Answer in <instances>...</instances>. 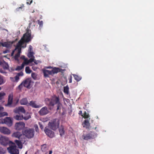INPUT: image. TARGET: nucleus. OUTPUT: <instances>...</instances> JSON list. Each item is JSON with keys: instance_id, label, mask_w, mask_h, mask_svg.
<instances>
[{"instance_id": "nucleus-29", "label": "nucleus", "mask_w": 154, "mask_h": 154, "mask_svg": "<svg viewBox=\"0 0 154 154\" xmlns=\"http://www.w3.org/2000/svg\"><path fill=\"white\" fill-rule=\"evenodd\" d=\"M86 128H89L90 126V123H89V120L86 119L85 120L84 122Z\"/></svg>"}, {"instance_id": "nucleus-19", "label": "nucleus", "mask_w": 154, "mask_h": 154, "mask_svg": "<svg viewBox=\"0 0 154 154\" xmlns=\"http://www.w3.org/2000/svg\"><path fill=\"white\" fill-rule=\"evenodd\" d=\"M44 76L45 77H49V75H52L51 70L44 69L43 70Z\"/></svg>"}, {"instance_id": "nucleus-12", "label": "nucleus", "mask_w": 154, "mask_h": 154, "mask_svg": "<svg viewBox=\"0 0 154 154\" xmlns=\"http://www.w3.org/2000/svg\"><path fill=\"white\" fill-rule=\"evenodd\" d=\"M44 131L46 134L49 137L53 138L54 137V132L49 129L45 128Z\"/></svg>"}, {"instance_id": "nucleus-21", "label": "nucleus", "mask_w": 154, "mask_h": 154, "mask_svg": "<svg viewBox=\"0 0 154 154\" xmlns=\"http://www.w3.org/2000/svg\"><path fill=\"white\" fill-rule=\"evenodd\" d=\"M59 131L60 136H62L65 133L64 126L62 125H61L59 129Z\"/></svg>"}, {"instance_id": "nucleus-62", "label": "nucleus", "mask_w": 154, "mask_h": 154, "mask_svg": "<svg viewBox=\"0 0 154 154\" xmlns=\"http://www.w3.org/2000/svg\"><path fill=\"white\" fill-rule=\"evenodd\" d=\"M34 63L35 64H37V63L35 61H34Z\"/></svg>"}, {"instance_id": "nucleus-52", "label": "nucleus", "mask_w": 154, "mask_h": 154, "mask_svg": "<svg viewBox=\"0 0 154 154\" xmlns=\"http://www.w3.org/2000/svg\"><path fill=\"white\" fill-rule=\"evenodd\" d=\"M17 75L19 76H23V73L22 72H21L18 73Z\"/></svg>"}, {"instance_id": "nucleus-38", "label": "nucleus", "mask_w": 154, "mask_h": 154, "mask_svg": "<svg viewBox=\"0 0 154 154\" xmlns=\"http://www.w3.org/2000/svg\"><path fill=\"white\" fill-rule=\"evenodd\" d=\"M33 54V52L29 51L28 53L27 56L29 58L34 57Z\"/></svg>"}, {"instance_id": "nucleus-17", "label": "nucleus", "mask_w": 154, "mask_h": 154, "mask_svg": "<svg viewBox=\"0 0 154 154\" xmlns=\"http://www.w3.org/2000/svg\"><path fill=\"white\" fill-rule=\"evenodd\" d=\"M0 65L4 69H8L9 66L8 63L4 60L0 61Z\"/></svg>"}, {"instance_id": "nucleus-18", "label": "nucleus", "mask_w": 154, "mask_h": 154, "mask_svg": "<svg viewBox=\"0 0 154 154\" xmlns=\"http://www.w3.org/2000/svg\"><path fill=\"white\" fill-rule=\"evenodd\" d=\"M28 106H30L33 108H38L40 107L39 106L37 105L36 104L35 101L33 100H32L29 102L28 103Z\"/></svg>"}, {"instance_id": "nucleus-42", "label": "nucleus", "mask_w": 154, "mask_h": 154, "mask_svg": "<svg viewBox=\"0 0 154 154\" xmlns=\"http://www.w3.org/2000/svg\"><path fill=\"white\" fill-rule=\"evenodd\" d=\"M34 57H31V58L28 60L29 63H32L34 61Z\"/></svg>"}, {"instance_id": "nucleus-35", "label": "nucleus", "mask_w": 154, "mask_h": 154, "mask_svg": "<svg viewBox=\"0 0 154 154\" xmlns=\"http://www.w3.org/2000/svg\"><path fill=\"white\" fill-rule=\"evenodd\" d=\"M5 82L3 79V76L0 75V85L4 84Z\"/></svg>"}, {"instance_id": "nucleus-26", "label": "nucleus", "mask_w": 154, "mask_h": 154, "mask_svg": "<svg viewBox=\"0 0 154 154\" xmlns=\"http://www.w3.org/2000/svg\"><path fill=\"white\" fill-rule=\"evenodd\" d=\"M0 44L3 47H6L7 48H9L11 47V44L7 42H0Z\"/></svg>"}, {"instance_id": "nucleus-23", "label": "nucleus", "mask_w": 154, "mask_h": 154, "mask_svg": "<svg viewBox=\"0 0 154 154\" xmlns=\"http://www.w3.org/2000/svg\"><path fill=\"white\" fill-rule=\"evenodd\" d=\"M51 72L52 75L55 73H57L59 72H60V69L59 68L54 67L51 70Z\"/></svg>"}, {"instance_id": "nucleus-20", "label": "nucleus", "mask_w": 154, "mask_h": 154, "mask_svg": "<svg viewBox=\"0 0 154 154\" xmlns=\"http://www.w3.org/2000/svg\"><path fill=\"white\" fill-rule=\"evenodd\" d=\"M21 104L23 105H27L28 106V102L26 98H23L21 99L20 101Z\"/></svg>"}, {"instance_id": "nucleus-27", "label": "nucleus", "mask_w": 154, "mask_h": 154, "mask_svg": "<svg viewBox=\"0 0 154 154\" xmlns=\"http://www.w3.org/2000/svg\"><path fill=\"white\" fill-rule=\"evenodd\" d=\"M75 79L77 82L80 81L82 79V77L78 75L73 74H72Z\"/></svg>"}, {"instance_id": "nucleus-54", "label": "nucleus", "mask_w": 154, "mask_h": 154, "mask_svg": "<svg viewBox=\"0 0 154 154\" xmlns=\"http://www.w3.org/2000/svg\"><path fill=\"white\" fill-rule=\"evenodd\" d=\"M32 50V47L31 45H30L29 46V51H31Z\"/></svg>"}, {"instance_id": "nucleus-4", "label": "nucleus", "mask_w": 154, "mask_h": 154, "mask_svg": "<svg viewBox=\"0 0 154 154\" xmlns=\"http://www.w3.org/2000/svg\"><path fill=\"white\" fill-rule=\"evenodd\" d=\"M60 124V122L58 119H53L48 124L49 127L51 129L55 131L58 128Z\"/></svg>"}, {"instance_id": "nucleus-60", "label": "nucleus", "mask_w": 154, "mask_h": 154, "mask_svg": "<svg viewBox=\"0 0 154 154\" xmlns=\"http://www.w3.org/2000/svg\"><path fill=\"white\" fill-rule=\"evenodd\" d=\"M21 58H22V59H24V60L25 59V56H22V57H21Z\"/></svg>"}, {"instance_id": "nucleus-30", "label": "nucleus", "mask_w": 154, "mask_h": 154, "mask_svg": "<svg viewBox=\"0 0 154 154\" xmlns=\"http://www.w3.org/2000/svg\"><path fill=\"white\" fill-rule=\"evenodd\" d=\"M89 115L88 113H87L86 112H85L83 115V116L82 117L84 118L85 119H89V120L90 119V118H89Z\"/></svg>"}, {"instance_id": "nucleus-57", "label": "nucleus", "mask_w": 154, "mask_h": 154, "mask_svg": "<svg viewBox=\"0 0 154 154\" xmlns=\"http://www.w3.org/2000/svg\"><path fill=\"white\" fill-rule=\"evenodd\" d=\"M8 52V50H5V51H4L3 52V53L4 54H5V53H7Z\"/></svg>"}, {"instance_id": "nucleus-3", "label": "nucleus", "mask_w": 154, "mask_h": 154, "mask_svg": "<svg viewBox=\"0 0 154 154\" xmlns=\"http://www.w3.org/2000/svg\"><path fill=\"white\" fill-rule=\"evenodd\" d=\"M8 152L10 154H19V150L13 142L9 145V146L7 148Z\"/></svg>"}, {"instance_id": "nucleus-5", "label": "nucleus", "mask_w": 154, "mask_h": 154, "mask_svg": "<svg viewBox=\"0 0 154 154\" xmlns=\"http://www.w3.org/2000/svg\"><path fill=\"white\" fill-rule=\"evenodd\" d=\"M34 132L33 129L27 128L23 131V134L27 138L30 139L33 137Z\"/></svg>"}, {"instance_id": "nucleus-36", "label": "nucleus", "mask_w": 154, "mask_h": 154, "mask_svg": "<svg viewBox=\"0 0 154 154\" xmlns=\"http://www.w3.org/2000/svg\"><path fill=\"white\" fill-rule=\"evenodd\" d=\"M31 118V116L29 113H26L23 117V119L25 120H27Z\"/></svg>"}, {"instance_id": "nucleus-48", "label": "nucleus", "mask_w": 154, "mask_h": 154, "mask_svg": "<svg viewBox=\"0 0 154 154\" xmlns=\"http://www.w3.org/2000/svg\"><path fill=\"white\" fill-rule=\"evenodd\" d=\"M3 115V116H7L8 115V113L7 112H1Z\"/></svg>"}, {"instance_id": "nucleus-47", "label": "nucleus", "mask_w": 154, "mask_h": 154, "mask_svg": "<svg viewBox=\"0 0 154 154\" xmlns=\"http://www.w3.org/2000/svg\"><path fill=\"white\" fill-rule=\"evenodd\" d=\"M23 84L22 82L18 86V88L20 90H21L23 88Z\"/></svg>"}, {"instance_id": "nucleus-51", "label": "nucleus", "mask_w": 154, "mask_h": 154, "mask_svg": "<svg viewBox=\"0 0 154 154\" xmlns=\"http://www.w3.org/2000/svg\"><path fill=\"white\" fill-rule=\"evenodd\" d=\"M24 6L23 5V6L20 7L16 9V10L17 11H19L20 9H22L23 7H24Z\"/></svg>"}, {"instance_id": "nucleus-7", "label": "nucleus", "mask_w": 154, "mask_h": 154, "mask_svg": "<svg viewBox=\"0 0 154 154\" xmlns=\"http://www.w3.org/2000/svg\"><path fill=\"white\" fill-rule=\"evenodd\" d=\"M23 86L27 88H30L32 87L31 85L33 83V82L32 81L31 78H27L24 80L22 82Z\"/></svg>"}, {"instance_id": "nucleus-64", "label": "nucleus", "mask_w": 154, "mask_h": 154, "mask_svg": "<svg viewBox=\"0 0 154 154\" xmlns=\"http://www.w3.org/2000/svg\"><path fill=\"white\" fill-rule=\"evenodd\" d=\"M14 51H13V52L12 53V54L13 53Z\"/></svg>"}, {"instance_id": "nucleus-31", "label": "nucleus", "mask_w": 154, "mask_h": 154, "mask_svg": "<svg viewBox=\"0 0 154 154\" xmlns=\"http://www.w3.org/2000/svg\"><path fill=\"white\" fill-rule=\"evenodd\" d=\"M5 95L6 94L4 92L2 91L0 92V100L4 99Z\"/></svg>"}, {"instance_id": "nucleus-49", "label": "nucleus", "mask_w": 154, "mask_h": 154, "mask_svg": "<svg viewBox=\"0 0 154 154\" xmlns=\"http://www.w3.org/2000/svg\"><path fill=\"white\" fill-rule=\"evenodd\" d=\"M5 69H2L0 68V72L2 73H6L5 71Z\"/></svg>"}, {"instance_id": "nucleus-40", "label": "nucleus", "mask_w": 154, "mask_h": 154, "mask_svg": "<svg viewBox=\"0 0 154 154\" xmlns=\"http://www.w3.org/2000/svg\"><path fill=\"white\" fill-rule=\"evenodd\" d=\"M29 63L28 60L27 59H25L23 62L22 63V64H23L24 66L25 64L27 65Z\"/></svg>"}, {"instance_id": "nucleus-22", "label": "nucleus", "mask_w": 154, "mask_h": 154, "mask_svg": "<svg viewBox=\"0 0 154 154\" xmlns=\"http://www.w3.org/2000/svg\"><path fill=\"white\" fill-rule=\"evenodd\" d=\"M21 135L22 134L21 133L18 131L14 132L12 135V137L18 138H19Z\"/></svg>"}, {"instance_id": "nucleus-34", "label": "nucleus", "mask_w": 154, "mask_h": 154, "mask_svg": "<svg viewBox=\"0 0 154 154\" xmlns=\"http://www.w3.org/2000/svg\"><path fill=\"white\" fill-rule=\"evenodd\" d=\"M32 71L30 69L29 66H26L25 68V72L27 74H30Z\"/></svg>"}, {"instance_id": "nucleus-44", "label": "nucleus", "mask_w": 154, "mask_h": 154, "mask_svg": "<svg viewBox=\"0 0 154 154\" xmlns=\"http://www.w3.org/2000/svg\"><path fill=\"white\" fill-rule=\"evenodd\" d=\"M72 77L71 75H70L68 78V79L69 80V83H71L72 82Z\"/></svg>"}, {"instance_id": "nucleus-15", "label": "nucleus", "mask_w": 154, "mask_h": 154, "mask_svg": "<svg viewBox=\"0 0 154 154\" xmlns=\"http://www.w3.org/2000/svg\"><path fill=\"white\" fill-rule=\"evenodd\" d=\"M49 112V111L47 107L45 106L42 107L39 111L40 115L44 116L47 114Z\"/></svg>"}, {"instance_id": "nucleus-14", "label": "nucleus", "mask_w": 154, "mask_h": 154, "mask_svg": "<svg viewBox=\"0 0 154 154\" xmlns=\"http://www.w3.org/2000/svg\"><path fill=\"white\" fill-rule=\"evenodd\" d=\"M4 123L9 127L13 125V121L10 117H6L5 118Z\"/></svg>"}, {"instance_id": "nucleus-45", "label": "nucleus", "mask_w": 154, "mask_h": 154, "mask_svg": "<svg viewBox=\"0 0 154 154\" xmlns=\"http://www.w3.org/2000/svg\"><path fill=\"white\" fill-rule=\"evenodd\" d=\"M5 118L4 119H0V124H5Z\"/></svg>"}, {"instance_id": "nucleus-37", "label": "nucleus", "mask_w": 154, "mask_h": 154, "mask_svg": "<svg viewBox=\"0 0 154 154\" xmlns=\"http://www.w3.org/2000/svg\"><path fill=\"white\" fill-rule=\"evenodd\" d=\"M6 152V150L0 146V154H4Z\"/></svg>"}, {"instance_id": "nucleus-53", "label": "nucleus", "mask_w": 154, "mask_h": 154, "mask_svg": "<svg viewBox=\"0 0 154 154\" xmlns=\"http://www.w3.org/2000/svg\"><path fill=\"white\" fill-rule=\"evenodd\" d=\"M79 115H81V116H82H82H83V114H82V111L81 110H80V111H79Z\"/></svg>"}, {"instance_id": "nucleus-10", "label": "nucleus", "mask_w": 154, "mask_h": 154, "mask_svg": "<svg viewBox=\"0 0 154 154\" xmlns=\"http://www.w3.org/2000/svg\"><path fill=\"white\" fill-rule=\"evenodd\" d=\"M25 125V123L23 122L16 123L15 125V128L17 130H20L23 129Z\"/></svg>"}, {"instance_id": "nucleus-25", "label": "nucleus", "mask_w": 154, "mask_h": 154, "mask_svg": "<svg viewBox=\"0 0 154 154\" xmlns=\"http://www.w3.org/2000/svg\"><path fill=\"white\" fill-rule=\"evenodd\" d=\"M14 142L17 144L19 148L20 149L22 148L23 145L21 141L16 140H14Z\"/></svg>"}, {"instance_id": "nucleus-46", "label": "nucleus", "mask_w": 154, "mask_h": 154, "mask_svg": "<svg viewBox=\"0 0 154 154\" xmlns=\"http://www.w3.org/2000/svg\"><path fill=\"white\" fill-rule=\"evenodd\" d=\"M38 23L40 25V26H42L43 24V22L42 21H39V20H38Z\"/></svg>"}, {"instance_id": "nucleus-13", "label": "nucleus", "mask_w": 154, "mask_h": 154, "mask_svg": "<svg viewBox=\"0 0 154 154\" xmlns=\"http://www.w3.org/2000/svg\"><path fill=\"white\" fill-rule=\"evenodd\" d=\"M0 132L5 134H9L11 133L10 130L5 127H0Z\"/></svg>"}, {"instance_id": "nucleus-59", "label": "nucleus", "mask_w": 154, "mask_h": 154, "mask_svg": "<svg viewBox=\"0 0 154 154\" xmlns=\"http://www.w3.org/2000/svg\"><path fill=\"white\" fill-rule=\"evenodd\" d=\"M52 152V151L51 150H50L49 151V154H51Z\"/></svg>"}, {"instance_id": "nucleus-16", "label": "nucleus", "mask_w": 154, "mask_h": 154, "mask_svg": "<svg viewBox=\"0 0 154 154\" xmlns=\"http://www.w3.org/2000/svg\"><path fill=\"white\" fill-rule=\"evenodd\" d=\"M15 113L18 114H20V113H25V110L24 108L22 106H20L18 108H16L14 111Z\"/></svg>"}, {"instance_id": "nucleus-24", "label": "nucleus", "mask_w": 154, "mask_h": 154, "mask_svg": "<svg viewBox=\"0 0 154 154\" xmlns=\"http://www.w3.org/2000/svg\"><path fill=\"white\" fill-rule=\"evenodd\" d=\"M14 118L17 120H22L23 119V115H20V114H18L14 116Z\"/></svg>"}, {"instance_id": "nucleus-8", "label": "nucleus", "mask_w": 154, "mask_h": 154, "mask_svg": "<svg viewBox=\"0 0 154 154\" xmlns=\"http://www.w3.org/2000/svg\"><path fill=\"white\" fill-rule=\"evenodd\" d=\"M18 44H17L15 48V50L17 49V53L15 55L14 58L15 60H17L19 57L20 53H21V48H24L26 47V44H25L24 45L18 46Z\"/></svg>"}, {"instance_id": "nucleus-56", "label": "nucleus", "mask_w": 154, "mask_h": 154, "mask_svg": "<svg viewBox=\"0 0 154 154\" xmlns=\"http://www.w3.org/2000/svg\"><path fill=\"white\" fill-rule=\"evenodd\" d=\"M4 109V107L2 106L1 105H0V111H3Z\"/></svg>"}, {"instance_id": "nucleus-43", "label": "nucleus", "mask_w": 154, "mask_h": 154, "mask_svg": "<svg viewBox=\"0 0 154 154\" xmlns=\"http://www.w3.org/2000/svg\"><path fill=\"white\" fill-rule=\"evenodd\" d=\"M32 2V0H27L26 4H27L30 5Z\"/></svg>"}, {"instance_id": "nucleus-63", "label": "nucleus", "mask_w": 154, "mask_h": 154, "mask_svg": "<svg viewBox=\"0 0 154 154\" xmlns=\"http://www.w3.org/2000/svg\"><path fill=\"white\" fill-rule=\"evenodd\" d=\"M1 87H0V90H1Z\"/></svg>"}, {"instance_id": "nucleus-58", "label": "nucleus", "mask_w": 154, "mask_h": 154, "mask_svg": "<svg viewBox=\"0 0 154 154\" xmlns=\"http://www.w3.org/2000/svg\"><path fill=\"white\" fill-rule=\"evenodd\" d=\"M2 117H3V115H2V114L1 113V112L0 113V118Z\"/></svg>"}, {"instance_id": "nucleus-61", "label": "nucleus", "mask_w": 154, "mask_h": 154, "mask_svg": "<svg viewBox=\"0 0 154 154\" xmlns=\"http://www.w3.org/2000/svg\"><path fill=\"white\" fill-rule=\"evenodd\" d=\"M51 68H52V67L51 66H48V67H46V68L47 69Z\"/></svg>"}, {"instance_id": "nucleus-11", "label": "nucleus", "mask_w": 154, "mask_h": 154, "mask_svg": "<svg viewBox=\"0 0 154 154\" xmlns=\"http://www.w3.org/2000/svg\"><path fill=\"white\" fill-rule=\"evenodd\" d=\"M13 94L12 93L9 94L8 96L7 103L5 105L6 106H10L13 103Z\"/></svg>"}, {"instance_id": "nucleus-32", "label": "nucleus", "mask_w": 154, "mask_h": 154, "mask_svg": "<svg viewBox=\"0 0 154 154\" xmlns=\"http://www.w3.org/2000/svg\"><path fill=\"white\" fill-rule=\"evenodd\" d=\"M41 150L43 152H45L47 149L46 144H44L41 146Z\"/></svg>"}, {"instance_id": "nucleus-2", "label": "nucleus", "mask_w": 154, "mask_h": 154, "mask_svg": "<svg viewBox=\"0 0 154 154\" xmlns=\"http://www.w3.org/2000/svg\"><path fill=\"white\" fill-rule=\"evenodd\" d=\"M31 34L30 32H29L28 30L26 33L24 34L23 36L18 42L17 44H18V46L24 45L26 44V43H28L30 41L31 39Z\"/></svg>"}, {"instance_id": "nucleus-28", "label": "nucleus", "mask_w": 154, "mask_h": 154, "mask_svg": "<svg viewBox=\"0 0 154 154\" xmlns=\"http://www.w3.org/2000/svg\"><path fill=\"white\" fill-rule=\"evenodd\" d=\"M69 87L68 85L64 87L63 92L65 94L68 95L69 94Z\"/></svg>"}, {"instance_id": "nucleus-9", "label": "nucleus", "mask_w": 154, "mask_h": 154, "mask_svg": "<svg viewBox=\"0 0 154 154\" xmlns=\"http://www.w3.org/2000/svg\"><path fill=\"white\" fill-rule=\"evenodd\" d=\"M96 137L95 133L91 132L86 135H83V138L86 140H88L90 139L94 138Z\"/></svg>"}, {"instance_id": "nucleus-50", "label": "nucleus", "mask_w": 154, "mask_h": 154, "mask_svg": "<svg viewBox=\"0 0 154 154\" xmlns=\"http://www.w3.org/2000/svg\"><path fill=\"white\" fill-rule=\"evenodd\" d=\"M38 124H39V127L41 129H42L43 128V125H42V123L41 122H39L38 123Z\"/></svg>"}, {"instance_id": "nucleus-6", "label": "nucleus", "mask_w": 154, "mask_h": 154, "mask_svg": "<svg viewBox=\"0 0 154 154\" xmlns=\"http://www.w3.org/2000/svg\"><path fill=\"white\" fill-rule=\"evenodd\" d=\"M13 143L12 141H10L8 137H0V143L4 146H6L8 145H9Z\"/></svg>"}, {"instance_id": "nucleus-55", "label": "nucleus", "mask_w": 154, "mask_h": 154, "mask_svg": "<svg viewBox=\"0 0 154 154\" xmlns=\"http://www.w3.org/2000/svg\"><path fill=\"white\" fill-rule=\"evenodd\" d=\"M19 79V76L17 75L15 76V80L16 81L18 80Z\"/></svg>"}, {"instance_id": "nucleus-1", "label": "nucleus", "mask_w": 154, "mask_h": 154, "mask_svg": "<svg viewBox=\"0 0 154 154\" xmlns=\"http://www.w3.org/2000/svg\"><path fill=\"white\" fill-rule=\"evenodd\" d=\"M45 102L46 104L51 109L50 107H53L55 104H57V110H58L60 109L61 104L60 102V99L59 97L55 95H54L50 98H46L45 100Z\"/></svg>"}, {"instance_id": "nucleus-41", "label": "nucleus", "mask_w": 154, "mask_h": 154, "mask_svg": "<svg viewBox=\"0 0 154 154\" xmlns=\"http://www.w3.org/2000/svg\"><path fill=\"white\" fill-rule=\"evenodd\" d=\"M34 128H35V131L37 132H38L39 129H38V125H34Z\"/></svg>"}, {"instance_id": "nucleus-33", "label": "nucleus", "mask_w": 154, "mask_h": 154, "mask_svg": "<svg viewBox=\"0 0 154 154\" xmlns=\"http://www.w3.org/2000/svg\"><path fill=\"white\" fill-rule=\"evenodd\" d=\"M24 67L23 64H22L21 66H18L15 69V70L17 71H19L23 68Z\"/></svg>"}, {"instance_id": "nucleus-39", "label": "nucleus", "mask_w": 154, "mask_h": 154, "mask_svg": "<svg viewBox=\"0 0 154 154\" xmlns=\"http://www.w3.org/2000/svg\"><path fill=\"white\" fill-rule=\"evenodd\" d=\"M37 75L35 73L32 72V73L31 76L35 80L37 79Z\"/></svg>"}]
</instances>
